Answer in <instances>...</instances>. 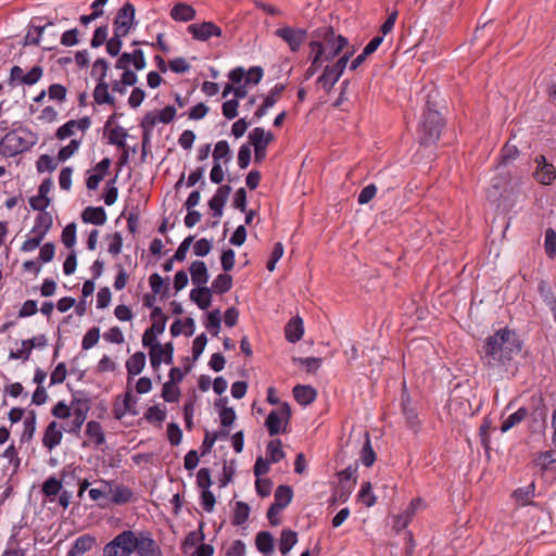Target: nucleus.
I'll return each instance as SVG.
<instances>
[{"label": "nucleus", "instance_id": "1", "mask_svg": "<svg viewBox=\"0 0 556 556\" xmlns=\"http://www.w3.org/2000/svg\"><path fill=\"white\" fill-rule=\"evenodd\" d=\"M522 345V340L515 330L501 328L483 341L481 361L491 369L505 366L521 352Z\"/></svg>", "mask_w": 556, "mask_h": 556}, {"label": "nucleus", "instance_id": "2", "mask_svg": "<svg viewBox=\"0 0 556 556\" xmlns=\"http://www.w3.org/2000/svg\"><path fill=\"white\" fill-rule=\"evenodd\" d=\"M37 140V135L31 130L24 127L14 128L0 140V154L4 157L16 156L29 151Z\"/></svg>", "mask_w": 556, "mask_h": 556}, {"label": "nucleus", "instance_id": "3", "mask_svg": "<svg viewBox=\"0 0 556 556\" xmlns=\"http://www.w3.org/2000/svg\"><path fill=\"white\" fill-rule=\"evenodd\" d=\"M444 125L445 123L440 112L432 109L430 102H427V109L422 114V121L418 129L420 144H434L440 139Z\"/></svg>", "mask_w": 556, "mask_h": 556}, {"label": "nucleus", "instance_id": "4", "mask_svg": "<svg viewBox=\"0 0 556 556\" xmlns=\"http://www.w3.org/2000/svg\"><path fill=\"white\" fill-rule=\"evenodd\" d=\"M98 68H101V73L97 78V85L93 90V100L98 105L108 104L111 106H115L116 100L115 98L110 93L109 88L110 84L105 80L108 70H109V63L105 59L99 58L94 61L91 70V76H97Z\"/></svg>", "mask_w": 556, "mask_h": 556}, {"label": "nucleus", "instance_id": "5", "mask_svg": "<svg viewBox=\"0 0 556 556\" xmlns=\"http://www.w3.org/2000/svg\"><path fill=\"white\" fill-rule=\"evenodd\" d=\"M137 534L132 530H124L103 547V556H130L137 547Z\"/></svg>", "mask_w": 556, "mask_h": 556}, {"label": "nucleus", "instance_id": "6", "mask_svg": "<svg viewBox=\"0 0 556 556\" xmlns=\"http://www.w3.org/2000/svg\"><path fill=\"white\" fill-rule=\"evenodd\" d=\"M249 143L254 148V163L261 164L266 159V149L275 140L271 131L255 127L249 134Z\"/></svg>", "mask_w": 556, "mask_h": 556}, {"label": "nucleus", "instance_id": "7", "mask_svg": "<svg viewBox=\"0 0 556 556\" xmlns=\"http://www.w3.org/2000/svg\"><path fill=\"white\" fill-rule=\"evenodd\" d=\"M291 407L287 402L281 403L278 410H271L266 420L265 427L270 437L286 432V427L291 418Z\"/></svg>", "mask_w": 556, "mask_h": 556}, {"label": "nucleus", "instance_id": "8", "mask_svg": "<svg viewBox=\"0 0 556 556\" xmlns=\"http://www.w3.org/2000/svg\"><path fill=\"white\" fill-rule=\"evenodd\" d=\"M135 14V5L130 2H126L121 9H118L114 17L113 30L127 36L134 26Z\"/></svg>", "mask_w": 556, "mask_h": 556}, {"label": "nucleus", "instance_id": "9", "mask_svg": "<svg viewBox=\"0 0 556 556\" xmlns=\"http://www.w3.org/2000/svg\"><path fill=\"white\" fill-rule=\"evenodd\" d=\"M534 162L536 168L532 173L533 179L543 186L552 185L556 180L555 166L543 154L536 155Z\"/></svg>", "mask_w": 556, "mask_h": 556}, {"label": "nucleus", "instance_id": "10", "mask_svg": "<svg viewBox=\"0 0 556 556\" xmlns=\"http://www.w3.org/2000/svg\"><path fill=\"white\" fill-rule=\"evenodd\" d=\"M531 408L529 409L530 427L533 431H541L545 427L547 407L541 395H533L530 400Z\"/></svg>", "mask_w": 556, "mask_h": 556}, {"label": "nucleus", "instance_id": "11", "mask_svg": "<svg viewBox=\"0 0 556 556\" xmlns=\"http://www.w3.org/2000/svg\"><path fill=\"white\" fill-rule=\"evenodd\" d=\"M275 36L282 39L292 52L299 51L307 37V31L302 28L285 26L275 30Z\"/></svg>", "mask_w": 556, "mask_h": 556}, {"label": "nucleus", "instance_id": "12", "mask_svg": "<svg viewBox=\"0 0 556 556\" xmlns=\"http://www.w3.org/2000/svg\"><path fill=\"white\" fill-rule=\"evenodd\" d=\"M348 63V52L343 53L333 66H326L317 83L328 92L342 75Z\"/></svg>", "mask_w": 556, "mask_h": 556}, {"label": "nucleus", "instance_id": "13", "mask_svg": "<svg viewBox=\"0 0 556 556\" xmlns=\"http://www.w3.org/2000/svg\"><path fill=\"white\" fill-rule=\"evenodd\" d=\"M187 30L193 39L199 41H207L212 37L223 36V29L214 22L190 24Z\"/></svg>", "mask_w": 556, "mask_h": 556}, {"label": "nucleus", "instance_id": "14", "mask_svg": "<svg viewBox=\"0 0 556 556\" xmlns=\"http://www.w3.org/2000/svg\"><path fill=\"white\" fill-rule=\"evenodd\" d=\"M136 545L135 552L138 556H163L161 546L149 531L138 532Z\"/></svg>", "mask_w": 556, "mask_h": 556}, {"label": "nucleus", "instance_id": "15", "mask_svg": "<svg viewBox=\"0 0 556 556\" xmlns=\"http://www.w3.org/2000/svg\"><path fill=\"white\" fill-rule=\"evenodd\" d=\"M47 345V338L45 334H39L28 340L22 341V349L10 352V358L27 361L30 356L31 350L35 348H43Z\"/></svg>", "mask_w": 556, "mask_h": 556}, {"label": "nucleus", "instance_id": "16", "mask_svg": "<svg viewBox=\"0 0 556 556\" xmlns=\"http://www.w3.org/2000/svg\"><path fill=\"white\" fill-rule=\"evenodd\" d=\"M97 544V539L94 535L90 533L83 534L78 536L66 556H83L84 554L90 552Z\"/></svg>", "mask_w": 556, "mask_h": 556}, {"label": "nucleus", "instance_id": "17", "mask_svg": "<svg viewBox=\"0 0 556 556\" xmlns=\"http://www.w3.org/2000/svg\"><path fill=\"white\" fill-rule=\"evenodd\" d=\"M63 439L62 430L59 428L56 421H51L46 427L43 437H42V445L48 450H53L58 446Z\"/></svg>", "mask_w": 556, "mask_h": 556}, {"label": "nucleus", "instance_id": "18", "mask_svg": "<svg viewBox=\"0 0 556 556\" xmlns=\"http://www.w3.org/2000/svg\"><path fill=\"white\" fill-rule=\"evenodd\" d=\"M304 333L303 319L300 316L292 317L285 326V337L288 342L295 343Z\"/></svg>", "mask_w": 556, "mask_h": 556}, {"label": "nucleus", "instance_id": "19", "mask_svg": "<svg viewBox=\"0 0 556 556\" xmlns=\"http://www.w3.org/2000/svg\"><path fill=\"white\" fill-rule=\"evenodd\" d=\"M106 218V212L102 206H87L81 213V219L85 224L102 226Z\"/></svg>", "mask_w": 556, "mask_h": 556}, {"label": "nucleus", "instance_id": "20", "mask_svg": "<svg viewBox=\"0 0 556 556\" xmlns=\"http://www.w3.org/2000/svg\"><path fill=\"white\" fill-rule=\"evenodd\" d=\"M192 283L197 288L205 287L204 285L208 280V271L206 264L203 261H193L189 267Z\"/></svg>", "mask_w": 556, "mask_h": 556}, {"label": "nucleus", "instance_id": "21", "mask_svg": "<svg viewBox=\"0 0 556 556\" xmlns=\"http://www.w3.org/2000/svg\"><path fill=\"white\" fill-rule=\"evenodd\" d=\"M292 393L295 401L302 406L312 404L317 396V391L312 386L298 384L293 388Z\"/></svg>", "mask_w": 556, "mask_h": 556}, {"label": "nucleus", "instance_id": "22", "mask_svg": "<svg viewBox=\"0 0 556 556\" xmlns=\"http://www.w3.org/2000/svg\"><path fill=\"white\" fill-rule=\"evenodd\" d=\"M402 412L406 418L407 426L413 431H415V432L418 431V429L420 427V420L418 418V414H417L416 409L414 407H412V405H410V397L408 394L402 395Z\"/></svg>", "mask_w": 556, "mask_h": 556}, {"label": "nucleus", "instance_id": "23", "mask_svg": "<svg viewBox=\"0 0 556 556\" xmlns=\"http://www.w3.org/2000/svg\"><path fill=\"white\" fill-rule=\"evenodd\" d=\"M85 434L93 443L96 447H100L105 443V434L99 421L90 420L86 425Z\"/></svg>", "mask_w": 556, "mask_h": 556}, {"label": "nucleus", "instance_id": "24", "mask_svg": "<svg viewBox=\"0 0 556 556\" xmlns=\"http://www.w3.org/2000/svg\"><path fill=\"white\" fill-rule=\"evenodd\" d=\"M383 37L382 36H376L374 37L364 48L363 52L357 55L351 63H350V71L356 70L370 54H372L379 46L382 43Z\"/></svg>", "mask_w": 556, "mask_h": 556}, {"label": "nucleus", "instance_id": "25", "mask_svg": "<svg viewBox=\"0 0 556 556\" xmlns=\"http://www.w3.org/2000/svg\"><path fill=\"white\" fill-rule=\"evenodd\" d=\"M53 225L52 215L49 212L38 213L35 218V225L31 229L33 235H39L42 238L50 231Z\"/></svg>", "mask_w": 556, "mask_h": 556}, {"label": "nucleus", "instance_id": "26", "mask_svg": "<svg viewBox=\"0 0 556 556\" xmlns=\"http://www.w3.org/2000/svg\"><path fill=\"white\" fill-rule=\"evenodd\" d=\"M190 300L193 301L200 309H207L212 301V290L207 287L194 288L190 292Z\"/></svg>", "mask_w": 556, "mask_h": 556}, {"label": "nucleus", "instance_id": "27", "mask_svg": "<svg viewBox=\"0 0 556 556\" xmlns=\"http://www.w3.org/2000/svg\"><path fill=\"white\" fill-rule=\"evenodd\" d=\"M195 10L187 3H177L170 10V16L175 21L190 22L195 17Z\"/></svg>", "mask_w": 556, "mask_h": 556}, {"label": "nucleus", "instance_id": "28", "mask_svg": "<svg viewBox=\"0 0 556 556\" xmlns=\"http://www.w3.org/2000/svg\"><path fill=\"white\" fill-rule=\"evenodd\" d=\"M311 50L314 53L311 66L305 72V78L309 79L317 68L321 65V56L325 52L324 45L319 41H312L309 43Z\"/></svg>", "mask_w": 556, "mask_h": 556}, {"label": "nucleus", "instance_id": "29", "mask_svg": "<svg viewBox=\"0 0 556 556\" xmlns=\"http://www.w3.org/2000/svg\"><path fill=\"white\" fill-rule=\"evenodd\" d=\"M203 527L204 522L201 521L199 525V529L194 531H190L184 541L181 542V551L182 553H187L191 548H193L197 544L202 543L205 539V535L203 533Z\"/></svg>", "mask_w": 556, "mask_h": 556}, {"label": "nucleus", "instance_id": "30", "mask_svg": "<svg viewBox=\"0 0 556 556\" xmlns=\"http://www.w3.org/2000/svg\"><path fill=\"white\" fill-rule=\"evenodd\" d=\"M146 366V354L143 352H136L126 361V369L128 377L139 375Z\"/></svg>", "mask_w": 556, "mask_h": 556}, {"label": "nucleus", "instance_id": "31", "mask_svg": "<svg viewBox=\"0 0 556 556\" xmlns=\"http://www.w3.org/2000/svg\"><path fill=\"white\" fill-rule=\"evenodd\" d=\"M534 493L535 483L532 481L527 486L515 490L511 496L519 505L528 506L533 504L532 498L534 497Z\"/></svg>", "mask_w": 556, "mask_h": 556}, {"label": "nucleus", "instance_id": "32", "mask_svg": "<svg viewBox=\"0 0 556 556\" xmlns=\"http://www.w3.org/2000/svg\"><path fill=\"white\" fill-rule=\"evenodd\" d=\"M529 416V408L522 406L519 407L515 413L510 414L501 425V431L507 432L513 427L519 425Z\"/></svg>", "mask_w": 556, "mask_h": 556}, {"label": "nucleus", "instance_id": "33", "mask_svg": "<svg viewBox=\"0 0 556 556\" xmlns=\"http://www.w3.org/2000/svg\"><path fill=\"white\" fill-rule=\"evenodd\" d=\"M364 438L365 442L359 453V460L364 466L371 467L376 460V452L371 446L370 435L368 431H365Z\"/></svg>", "mask_w": 556, "mask_h": 556}, {"label": "nucleus", "instance_id": "34", "mask_svg": "<svg viewBox=\"0 0 556 556\" xmlns=\"http://www.w3.org/2000/svg\"><path fill=\"white\" fill-rule=\"evenodd\" d=\"M298 542V533L291 529H283L279 540V551L287 555Z\"/></svg>", "mask_w": 556, "mask_h": 556}, {"label": "nucleus", "instance_id": "35", "mask_svg": "<svg viewBox=\"0 0 556 556\" xmlns=\"http://www.w3.org/2000/svg\"><path fill=\"white\" fill-rule=\"evenodd\" d=\"M274 496H275L274 503L276 504V506L283 509L291 503L292 497H293V490L289 485L281 484V485L277 486Z\"/></svg>", "mask_w": 556, "mask_h": 556}, {"label": "nucleus", "instance_id": "36", "mask_svg": "<svg viewBox=\"0 0 556 556\" xmlns=\"http://www.w3.org/2000/svg\"><path fill=\"white\" fill-rule=\"evenodd\" d=\"M266 451L268 455L267 460L271 464L279 463L286 457L280 439L270 440L267 444Z\"/></svg>", "mask_w": 556, "mask_h": 556}, {"label": "nucleus", "instance_id": "37", "mask_svg": "<svg viewBox=\"0 0 556 556\" xmlns=\"http://www.w3.org/2000/svg\"><path fill=\"white\" fill-rule=\"evenodd\" d=\"M256 548L263 554H269L274 551V536L268 531H261L255 538Z\"/></svg>", "mask_w": 556, "mask_h": 556}, {"label": "nucleus", "instance_id": "38", "mask_svg": "<svg viewBox=\"0 0 556 556\" xmlns=\"http://www.w3.org/2000/svg\"><path fill=\"white\" fill-rule=\"evenodd\" d=\"M72 409H79L85 413H89L91 409V399L85 391L78 390L73 393Z\"/></svg>", "mask_w": 556, "mask_h": 556}, {"label": "nucleus", "instance_id": "39", "mask_svg": "<svg viewBox=\"0 0 556 556\" xmlns=\"http://www.w3.org/2000/svg\"><path fill=\"white\" fill-rule=\"evenodd\" d=\"M232 288V276L224 273L217 275L212 282V289L217 294H224Z\"/></svg>", "mask_w": 556, "mask_h": 556}, {"label": "nucleus", "instance_id": "40", "mask_svg": "<svg viewBox=\"0 0 556 556\" xmlns=\"http://www.w3.org/2000/svg\"><path fill=\"white\" fill-rule=\"evenodd\" d=\"M134 498L132 491L125 485H116L115 489L112 491V497L111 501L115 505H124L129 502H131Z\"/></svg>", "mask_w": 556, "mask_h": 556}, {"label": "nucleus", "instance_id": "41", "mask_svg": "<svg viewBox=\"0 0 556 556\" xmlns=\"http://www.w3.org/2000/svg\"><path fill=\"white\" fill-rule=\"evenodd\" d=\"M232 188L230 185H220L208 201V206H225Z\"/></svg>", "mask_w": 556, "mask_h": 556}, {"label": "nucleus", "instance_id": "42", "mask_svg": "<svg viewBox=\"0 0 556 556\" xmlns=\"http://www.w3.org/2000/svg\"><path fill=\"white\" fill-rule=\"evenodd\" d=\"M358 503L370 507L376 503V495L372 492L371 483L369 481L363 482L362 488L356 496Z\"/></svg>", "mask_w": 556, "mask_h": 556}, {"label": "nucleus", "instance_id": "43", "mask_svg": "<svg viewBox=\"0 0 556 556\" xmlns=\"http://www.w3.org/2000/svg\"><path fill=\"white\" fill-rule=\"evenodd\" d=\"M249 516L250 506L245 502H237L236 507L233 509L231 523L233 526H241L249 519Z\"/></svg>", "mask_w": 556, "mask_h": 556}, {"label": "nucleus", "instance_id": "44", "mask_svg": "<svg viewBox=\"0 0 556 556\" xmlns=\"http://www.w3.org/2000/svg\"><path fill=\"white\" fill-rule=\"evenodd\" d=\"M519 156V150L515 144L505 143L498 156V166H505Z\"/></svg>", "mask_w": 556, "mask_h": 556}, {"label": "nucleus", "instance_id": "45", "mask_svg": "<svg viewBox=\"0 0 556 556\" xmlns=\"http://www.w3.org/2000/svg\"><path fill=\"white\" fill-rule=\"evenodd\" d=\"M220 311L218 308L207 313L206 320L204 323L205 328L213 334L217 336L220 330Z\"/></svg>", "mask_w": 556, "mask_h": 556}, {"label": "nucleus", "instance_id": "46", "mask_svg": "<svg viewBox=\"0 0 556 556\" xmlns=\"http://www.w3.org/2000/svg\"><path fill=\"white\" fill-rule=\"evenodd\" d=\"M58 160L50 156L49 154H42L36 161V169L38 173L49 172L52 173L58 167Z\"/></svg>", "mask_w": 556, "mask_h": 556}, {"label": "nucleus", "instance_id": "47", "mask_svg": "<svg viewBox=\"0 0 556 556\" xmlns=\"http://www.w3.org/2000/svg\"><path fill=\"white\" fill-rule=\"evenodd\" d=\"M231 159V151L229 143L226 140H220L215 144L213 151V160L214 162H219L220 160H225V163L229 162Z\"/></svg>", "mask_w": 556, "mask_h": 556}, {"label": "nucleus", "instance_id": "48", "mask_svg": "<svg viewBox=\"0 0 556 556\" xmlns=\"http://www.w3.org/2000/svg\"><path fill=\"white\" fill-rule=\"evenodd\" d=\"M62 490V481L54 476L49 477L42 484V493L46 497L58 495Z\"/></svg>", "mask_w": 556, "mask_h": 556}, {"label": "nucleus", "instance_id": "49", "mask_svg": "<svg viewBox=\"0 0 556 556\" xmlns=\"http://www.w3.org/2000/svg\"><path fill=\"white\" fill-rule=\"evenodd\" d=\"M539 463L543 470H556V448L541 452Z\"/></svg>", "mask_w": 556, "mask_h": 556}, {"label": "nucleus", "instance_id": "50", "mask_svg": "<svg viewBox=\"0 0 556 556\" xmlns=\"http://www.w3.org/2000/svg\"><path fill=\"white\" fill-rule=\"evenodd\" d=\"M180 396V389L173 382H165L162 388V397L167 403L178 402Z\"/></svg>", "mask_w": 556, "mask_h": 556}, {"label": "nucleus", "instance_id": "51", "mask_svg": "<svg viewBox=\"0 0 556 556\" xmlns=\"http://www.w3.org/2000/svg\"><path fill=\"white\" fill-rule=\"evenodd\" d=\"M292 361L293 363L303 365L309 374H315L323 363L320 357H293Z\"/></svg>", "mask_w": 556, "mask_h": 556}, {"label": "nucleus", "instance_id": "52", "mask_svg": "<svg viewBox=\"0 0 556 556\" xmlns=\"http://www.w3.org/2000/svg\"><path fill=\"white\" fill-rule=\"evenodd\" d=\"M544 249L549 258L556 256V232L553 228H547L545 231Z\"/></svg>", "mask_w": 556, "mask_h": 556}, {"label": "nucleus", "instance_id": "53", "mask_svg": "<svg viewBox=\"0 0 556 556\" xmlns=\"http://www.w3.org/2000/svg\"><path fill=\"white\" fill-rule=\"evenodd\" d=\"M128 136L127 130L121 126L113 128L109 135V142L118 148H125L126 137Z\"/></svg>", "mask_w": 556, "mask_h": 556}, {"label": "nucleus", "instance_id": "54", "mask_svg": "<svg viewBox=\"0 0 556 556\" xmlns=\"http://www.w3.org/2000/svg\"><path fill=\"white\" fill-rule=\"evenodd\" d=\"M125 35H121L119 33H113V37L106 41V52L111 56H117L121 52L123 46V38Z\"/></svg>", "mask_w": 556, "mask_h": 556}, {"label": "nucleus", "instance_id": "55", "mask_svg": "<svg viewBox=\"0 0 556 556\" xmlns=\"http://www.w3.org/2000/svg\"><path fill=\"white\" fill-rule=\"evenodd\" d=\"M67 89L61 84H52L48 88V96L50 100L62 103L66 100Z\"/></svg>", "mask_w": 556, "mask_h": 556}, {"label": "nucleus", "instance_id": "56", "mask_svg": "<svg viewBox=\"0 0 556 556\" xmlns=\"http://www.w3.org/2000/svg\"><path fill=\"white\" fill-rule=\"evenodd\" d=\"M61 240L63 244L71 249L76 243V224L70 223L65 226V228L62 231Z\"/></svg>", "mask_w": 556, "mask_h": 556}, {"label": "nucleus", "instance_id": "57", "mask_svg": "<svg viewBox=\"0 0 556 556\" xmlns=\"http://www.w3.org/2000/svg\"><path fill=\"white\" fill-rule=\"evenodd\" d=\"M100 339V328H90L83 338L81 348L83 350H89L93 348Z\"/></svg>", "mask_w": 556, "mask_h": 556}, {"label": "nucleus", "instance_id": "58", "mask_svg": "<svg viewBox=\"0 0 556 556\" xmlns=\"http://www.w3.org/2000/svg\"><path fill=\"white\" fill-rule=\"evenodd\" d=\"M116 179H117V175H115L114 178L110 179L108 182H106V191L103 195V200H104V203L106 205H113L116 200H117V197H118V189L117 187H115V182H116Z\"/></svg>", "mask_w": 556, "mask_h": 556}, {"label": "nucleus", "instance_id": "59", "mask_svg": "<svg viewBox=\"0 0 556 556\" xmlns=\"http://www.w3.org/2000/svg\"><path fill=\"white\" fill-rule=\"evenodd\" d=\"M79 146H80L79 140L72 139L67 146L60 149L56 160L59 162H65L78 150Z\"/></svg>", "mask_w": 556, "mask_h": 556}, {"label": "nucleus", "instance_id": "60", "mask_svg": "<svg viewBox=\"0 0 556 556\" xmlns=\"http://www.w3.org/2000/svg\"><path fill=\"white\" fill-rule=\"evenodd\" d=\"M166 418V410L161 409L157 405L150 406L144 413V419L148 422H163Z\"/></svg>", "mask_w": 556, "mask_h": 556}, {"label": "nucleus", "instance_id": "61", "mask_svg": "<svg viewBox=\"0 0 556 556\" xmlns=\"http://www.w3.org/2000/svg\"><path fill=\"white\" fill-rule=\"evenodd\" d=\"M43 75V68L39 65L33 66L27 73H24L23 85L33 86L40 80Z\"/></svg>", "mask_w": 556, "mask_h": 556}, {"label": "nucleus", "instance_id": "62", "mask_svg": "<svg viewBox=\"0 0 556 556\" xmlns=\"http://www.w3.org/2000/svg\"><path fill=\"white\" fill-rule=\"evenodd\" d=\"M28 202L31 210L43 213L47 212L46 208L50 205L51 199L49 197L38 194L30 197Z\"/></svg>", "mask_w": 556, "mask_h": 556}, {"label": "nucleus", "instance_id": "63", "mask_svg": "<svg viewBox=\"0 0 556 556\" xmlns=\"http://www.w3.org/2000/svg\"><path fill=\"white\" fill-rule=\"evenodd\" d=\"M207 343V337L203 332L195 337L192 343V361L195 362L203 353L205 345Z\"/></svg>", "mask_w": 556, "mask_h": 556}, {"label": "nucleus", "instance_id": "64", "mask_svg": "<svg viewBox=\"0 0 556 556\" xmlns=\"http://www.w3.org/2000/svg\"><path fill=\"white\" fill-rule=\"evenodd\" d=\"M72 404L67 405L64 401H59L51 409L53 417L59 419H67L72 413Z\"/></svg>", "mask_w": 556, "mask_h": 556}]
</instances>
